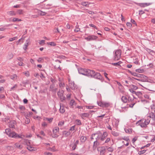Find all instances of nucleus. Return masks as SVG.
Here are the masks:
<instances>
[{"instance_id":"obj_1","label":"nucleus","mask_w":155,"mask_h":155,"mask_svg":"<svg viewBox=\"0 0 155 155\" xmlns=\"http://www.w3.org/2000/svg\"><path fill=\"white\" fill-rule=\"evenodd\" d=\"M150 120L149 119H141L137 121L136 124H138V125L140 126L142 128H146L147 125L150 123Z\"/></svg>"},{"instance_id":"obj_2","label":"nucleus","mask_w":155,"mask_h":155,"mask_svg":"<svg viewBox=\"0 0 155 155\" xmlns=\"http://www.w3.org/2000/svg\"><path fill=\"white\" fill-rule=\"evenodd\" d=\"M78 70L79 74L88 77L90 75H91L92 73L93 72L91 70L82 68H79Z\"/></svg>"},{"instance_id":"obj_3","label":"nucleus","mask_w":155,"mask_h":155,"mask_svg":"<svg viewBox=\"0 0 155 155\" xmlns=\"http://www.w3.org/2000/svg\"><path fill=\"white\" fill-rule=\"evenodd\" d=\"M24 144L27 146V149L30 151H35L36 150L35 148L32 146V144L31 141L28 140H25Z\"/></svg>"},{"instance_id":"obj_4","label":"nucleus","mask_w":155,"mask_h":155,"mask_svg":"<svg viewBox=\"0 0 155 155\" xmlns=\"http://www.w3.org/2000/svg\"><path fill=\"white\" fill-rule=\"evenodd\" d=\"M121 53V50L120 49L115 51L114 58V60L115 61L119 60L120 58Z\"/></svg>"},{"instance_id":"obj_5","label":"nucleus","mask_w":155,"mask_h":155,"mask_svg":"<svg viewBox=\"0 0 155 155\" xmlns=\"http://www.w3.org/2000/svg\"><path fill=\"white\" fill-rule=\"evenodd\" d=\"M101 136V133L100 132H98L97 133L92 134L91 135V140H100V137Z\"/></svg>"},{"instance_id":"obj_6","label":"nucleus","mask_w":155,"mask_h":155,"mask_svg":"<svg viewBox=\"0 0 155 155\" xmlns=\"http://www.w3.org/2000/svg\"><path fill=\"white\" fill-rule=\"evenodd\" d=\"M91 71H93V72L92 73L91 75L89 76V77H93L94 78L100 80L102 78V77L99 73H95L94 71L92 70H91Z\"/></svg>"},{"instance_id":"obj_7","label":"nucleus","mask_w":155,"mask_h":155,"mask_svg":"<svg viewBox=\"0 0 155 155\" xmlns=\"http://www.w3.org/2000/svg\"><path fill=\"white\" fill-rule=\"evenodd\" d=\"M22 135L18 134L14 131L12 132L8 136L9 137L14 138H23Z\"/></svg>"},{"instance_id":"obj_8","label":"nucleus","mask_w":155,"mask_h":155,"mask_svg":"<svg viewBox=\"0 0 155 155\" xmlns=\"http://www.w3.org/2000/svg\"><path fill=\"white\" fill-rule=\"evenodd\" d=\"M59 128L58 127H54L53 130L52 137H57L59 135Z\"/></svg>"},{"instance_id":"obj_9","label":"nucleus","mask_w":155,"mask_h":155,"mask_svg":"<svg viewBox=\"0 0 155 155\" xmlns=\"http://www.w3.org/2000/svg\"><path fill=\"white\" fill-rule=\"evenodd\" d=\"M64 91L63 90H59L57 94L59 97L60 98L61 101H63L65 99V97L63 95Z\"/></svg>"},{"instance_id":"obj_10","label":"nucleus","mask_w":155,"mask_h":155,"mask_svg":"<svg viewBox=\"0 0 155 155\" xmlns=\"http://www.w3.org/2000/svg\"><path fill=\"white\" fill-rule=\"evenodd\" d=\"M57 90L58 88L55 87V84L54 83H52L50 85L49 88L50 91L56 93Z\"/></svg>"},{"instance_id":"obj_11","label":"nucleus","mask_w":155,"mask_h":155,"mask_svg":"<svg viewBox=\"0 0 155 155\" xmlns=\"http://www.w3.org/2000/svg\"><path fill=\"white\" fill-rule=\"evenodd\" d=\"M97 38V36L94 35H91L85 37V39L88 41H90L95 40Z\"/></svg>"},{"instance_id":"obj_12","label":"nucleus","mask_w":155,"mask_h":155,"mask_svg":"<svg viewBox=\"0 0 155 155\" xmlns=\"http://www.w3.org/2000/svg\"><path fill=\"white\" fill-rule=\"evenodd\" d=\"M16 124V122L15 121H11L9 123V127L12 129H15V125Z\"/></svg>"},{"instance_id":"obj_13","label":"nucleus","mask_w":155,"mask_h":155,"mask_svg":"<svg viewBox=\"0 0 155 155\" xmlns=\"http://www.w3.org/2000/svg\"><path fill=\"white\" fill-rule=\"evenodd\" d=\"M136 4L141 7H144L150 5L151 4L150 3H137Z\"/></svg>"},{"instance_id":"obj_14","label":"nucleus","mask_w":155,"mask_h":155,"mask_svg":"<svg viewBox=\"0 0 155 155\" xmlns=\"http://www.w3.org/2000/svg\"><path fill=\"white\" fill-rule=\"evenodd\" d=\"M80 115L83 119L85 120L86 118L88 117H89L90 114L88 113H87L81 114Z\"/></svg>"},{"instance_id":"obj_15","label":"nucleus","mask_w":155,"mask_h":155,"mask_svg":"<svg viewBox=\"0 0 155 155\" xmlns=\"http://www.w3.org/2000/svg\"><path fill=\"white\" fill-rule=\"evenodd\" d=\"M69 86L72 89H76L77 88V86L75 84L74 82H71L69 83Z\"/></svg>"},{"instance_id":"obj_16","label":"nucleus","mask_w":155,"mask_h":155,"mask_svg":"<svg viewBox=\"0 0 155 155\" xmlns=\"http://www.w3.org/2000/svg\"><path fill=\"white\" fill-rule=\"evenodd\" d=\"M149 117L150 118H151L153 121L155 120V116L154 113L153 111L149 113Z\"/></svg>"},{"instance_id":"obj_17","label":"nucleus","mask_w":155,"mask_h":155,"mask_svg":"<svg viewBox=\"0 0 155 155\" xmlns=\"http://www.w3.org/2000/svg\"><path fill=\"white\" fill-rule=\"evenodd\" d=\"M45 71H42V72H41L40 73V75H39L41 78L43 80H44L45 78Z\"/></svg>"},{"instance_id":"obj_18","label":"nucleus","mask_w":155,"mask_h":155,"mask_svg":"<svg viewBox=\"0 0 155 155\" xmlns=\"http://www.w3.org/2000/svg\"><path fill=\"white\" fill-rule=\"evenodd\" d=\"M7 14L10 16H15L16 13L14 11H12L7 12Z\"/></svg>"},{"instance_id":"obj_19","label":"nucleus","mask_w":155,"mask_h":155,"mask_svg":"<svg viewBox=\"0 0 155 155\" xmlns=\"http://www.w3.org/2000/svg\"><path fill=\"white\" fill-rule=\"evenodd\" d=\"M15 147L19 149H21L22 148V146L18 142L16 143L15 144Z\"/></svg>"},{"instance_id":"obj_20","label":"nucleus","mask_w":155,"mask_h":155,"mask_svg":"<svg viewBox=\"0 0 155 155\" xmlns=\"http://www.w3.org/2000/svg\"><path fill=\"white\" fill-rule=\"evenodd\" d=\"M121 101H122L124 103L127 102L128 101V99L125 96H122L121 97Z\"/></svg>"},{"instance_id":"obj_21","label":"nucleus","mask_w":155,"mask_h":155,"mask_svg":"<svg viewBox=\"0 0 155 155\" xmlns=\"http://www.w3.org/2000/svg\"><path fill=\"white\" fill-rule=\"evenodd\" d=\"M76 104V103H75V102L74 101V100H71L70 102V103H69V104L70 106V107L71 108H73L74 107V104Z\"/></svg>"},{"instance_id":"obj_22","label":"nucleus","mask_w":155,"mask_h":155,"mask_svg":"<svg viewBox=\"0 0 155 155\" xmlns=\"http://www.w3.org/2000/svg\"><path fill=\"white\" fill-rule=\"evenodd\" d=\"M141 78L142 79V82H146L147 81L148 77L144 75H142Z\"/></svg>"},{"instance_id":"obj_23","label":"nucleus","mask_w":155,"mask_h":155,"mask_svg":"<svg viewBox=\"0 0 155 155\" xmlns=\"http://www.w3.org/2000/svg\"><path fill=\"white\" fill-rule=\"evenodd\" d=\"M107 136V134L106 132H104L103 134H102V141L104 140L106 137Z\"/></svg>"},{"instance_id":"obj_24","label":"nucleus","mask_w":155,"mask_h":155,"mask_svg":"<svg viewBox=\"0 0 155 155\" xmlns=\"http://www.w3.org/2000/svg\"><path fill=\"white\" fill-rule=\"evenodd\" d=\"M59 110L60 112L61 113H64L65 111L64 107L63 106H61V105H60V107Z\"/></svg>"},{"instance_id":"obj_25","label":"nucleus","mask_w":155,"mask_h":155,"mask_svg":"<svg viewBox=\"0 0 155 155\" xmlns=\"http://www.w3.org/2000/svg\"><path fill=\"white\" fill-rule=\"evenodd\" d=\"M86 139V137L84 136H81L80 138L81 141L82 142H84Z\"/></svg>"},{"instance_id":"obj_26","label":"nucleus","mask_w":155,"mask_h":155,"mask_svg":"<svg viewBox=\"0 0 155 155\" xmlns=\"http://www.w3.org/2000/svg\"><path fill=\"white\" fill-rule=\"evenodd\" d=\"M109 106L110 104L109 103L106 102H103V107H108Z\"/></svg>"},{"instance_id":"obj_27","label":"nucleus","mask_w":155,"mask_h":155,"mask_svg":"<svg viewBox=\"0 0 155 155\" xmlns=\"http://www.w3.org/2000/svg\"><path fill=\"white\" fill-rule=\"evenodd\" d=\"M5 132L7 135L8 136L10 133L11 132V129L10 128H7L5 130Z\"/></svg>"},{"instance_id":"obj_28","label":"nucleus","mask_w":155,"mask_h":155,"mask_svg":"<svg viewBox=\"0 0 155 155\" xmlns=\"http://www.w3.org/2000/svg\"><path fill=\"white\" fill-rule=\"evenodd\" d=\"M63 134L65 135L66 137H68L70 134L71 133L69 131H65L63 132Z\"/></svg>"},{"instance_id":"obj_29","label":"nucleus","mask_w":155,"mask_h":155,"mask_svg":"<svg viewBox=\"0 0 155 155\" xmlns=\"http://www.w3.org/2000/svg\"><path fill=\"white\" fill-rule=\"evenodd\" d=\"M130 88L132 89H133L134 90H136L138 89V87L134 85H131L130 86Z\"/></svg>"},{"instance_id":"obj_30","label":"nucleus","mask_w":155,"mask_h":155,"mask_svg":"<svg viewBox=\"0 0 155 155\" xmlns=\"http://www.w3.org/2000/svg\"><path fill=\"white\" fill-rule=\"evenodd\" d=\"M24 39V38H21V39H19L18 41L16 42V44L17 45H18L19 44L20 42H21V43H23V40Z\"/></svg>"},{"instance_id":"obj_31","label":"nucleus","mask_w":155,"mask_h":155,"mask_svg":"<svg viewBox=\"0 0 155 155\" xmlns=\"http://www.w3.org/2000/svg\"><path fill=\"white\" fill-rule=\"evenodd\" d=\"M10 78L12 80H15L17 79V75L16 74H13L11 76Z\"/></svg>"},{"instance_id":"obj_32","label":"nucleus","mask_w":155,"mask_h":155,"mask_svg":"<svg viewBox=\"0 0 155 155\" xmlns=\"http://www.w3.org/2000/svg\"><path fill=\"white\" fill-rule=\"evenodd\" d=\"M76 124L78 125H81V120L78 119H77L75 120Z\"/></svg>"},{"instance_id":"obj_33","label":"nucleus","mask_w":155,"mask_h":155,"mask_svg":"<svg viewBox=\"0 0 155 155\" xmlns=\"http://www.w3.org/2000/svg\"><path fill=\"white\" fill-rule=\"evenodd\" d=\"M121 63V62L120 61L118 62H117V63H112V64L113 65H114V66H119L120 65V64Z\"/></svg>"},{"instance_id":"obj_34","label":"nucleus","mask_w":155,"mask_h":155,"mask_svg":"<svg viewBox=\"0 0 155 155\" xmlns=\"http://www.w3.org/2000/svg\"><path fill=\"white\" fill-rule=\"evenodd\" d=\"M88 4V2H81V4L82 5L85 6H87Z\"/></svg>"},{"instance_id":"obj_35","label":"nucleus","mask_w":155,"mask_h":155,"mask_svg":"<svg viewBox=\"0 0 155 155\" xmlns=\"http://www.w3.org/2000/svg\"><path fill=\"white\" fill-rule=\"evenodd\" d=\"M112 134L115 137L118 136L119 135V134L117 132L115 131H113L112 132Z\"/></svg>"},{"instance_id":"obj_36","label":"nucleus","mask_w":155,"mask_h":155,"mask_svg":"<svg viewBox=\"0 0 155 155\" xmlns=\"http://www.w3.org/2000/svg\"><path fill=\"white\" fill-rule=\"evenodd\" d=\"M135 71L137 72L141 73H143L144 71V70L143 69H136Z\"/></svg>"},{"instance_id":"obj_37","label":"nucleus","mask_w":155,"mask_h":155,"mask_svg":"<svg viewBox=\"0 0 155 155\" xmlns=\"http://www.w3.org/2000/svg\"><path fill=\"white\" fill-rule=\"evenodd\" d=\"M64 121H60L58 124V126L60 127H61L63 125H64Z\"/></svg>"},{"instance_id":"obj_38","label":"nucleus","mask_w":155,"mask_h":155,"mask_svg":"<svg viewBox=\"0 0 155 155\" xmlns=\"http://www.w3.org/2000/svg\"><path fill=\"white\" fill-rule=\"evenodd\" d=\"M17 13L19 15H22L23 14V10L21 9H19L18 10Z\"/></svg>"},{"instance_id":"obj_39","label":"nucleus","mask_w":155,"mask_h":155,"mask_svg":"<svg viewBox=\"0 0 155 155\" xmlns=\"http://www.w3.org/2000/svg\"><path fill=\"white\" fill-rule=\"evenodd\" d=\"M21 21V19H18V18H13V20H12V21L13 22H15V21Z\"/></svg>"},{"instance_id":"obj_40","label":"nucleus","mask_w":155,"mask_h":155,"mask_svg":"<svg viewBox=\"0 0 155 155\" xmlns=\"http://www.w3.org/2000/svg\"><path fill=\"white\" fill-rule=\"evenodd\" d=\"M129 72L133 76H136L137 77V73L135 72H132V71H130Z\"/></svg>"},{"instance_id":"obj_41","label":"nucleus","mask_w":155,"mask_h":155,"mask_svg":"<svg viewBox=\"0 0 155 155\" xmlns=\"http://www.w3.org/2000/svg\"><path fill=\"white\" fill-rule=\"evenodd\" d=\"M13 57V55L12 53H9L8 56V58L9 59L12 58Z\"/></svg>"},{"instance_id":"obj_42","label":"nucleus","mask_w":155,"mask_h":155,"mask_svg":"<svg viewBox=\"0 0 155 155\" xmlns=\"http://www.w3.org/2000/svg\"><path fill=\"white\" fill-rule=\"evenodd\" d=\"M126 25L127 27L129 28H131L132 26V24L129 22H127Z\"/></svg>"},{"instance_id":"obj_43","label":"nucleus","mask_w":155,"mask_h":155,"mask_svg":"<svg viewBox=\"0 0 155 155\" xmlns=\"http://www.w3.org/2000/svg\"><path fill=\"white\" fill-rule=\"evenodd\" d=\"M75 128V126H73L71 127L70 129H69V130L70 132V131H72L74 130Z\"/></svg>"},{"instance_id":"obj_44","label":"nucleus","mask_w":155,"mask_h":155,"mask_svg":"<svg viewBox=\"0 0 155 155\" xmlns=\"http://www.w3.org/2000/svg\"><path fill=\"white\" fill-rule=\"evenodd\" d=\"M17 39V37H13L12 38H10L9 39V41H12L14 40H16V39Z\"/></svg>"},{"instance_id":"obj_45","label":"nucleus","mask_w":155,"mask_h":155,"mask_svg":"<svg viewBox=\"0 0 155 155\" xmlns=\"http://www.w3.org/2000/svg\"><path fill=\"white\" fill-rule=\"evenodd\" d=\"M53 120L52 118H46L45 119V120L48 121L50 123L52 122Z\"/></svg>"},{"instance_id":"obj_46","label":"nucleus","mask_w":155,"mask_h":155,"mask_svg":"<svg viewBox=\"0 0 155 155\" xmlns=\"http://www.w3.org/2000/svg\"><path fill=\"white\" fill-rule=\"evenodd\" d=\"M80 28H78V26H76L74 30V31L75 32H78L80 31Z\"/></svg>"},{"instance_id":"obj_47","label":"nucleus","mask_w":155,"mask_h":155,"mask_svg":"<svg viewBox=\"0 0 155 155\" xmlns=\"http://www.w3.org/2000/svg\"><path fill=\"white\" fill-rule=\"evenodd\" d=\"M59 84V86L61 88L64 87V83L62 82H60Z\"/></svg>"},{"instance_id":"obj_48","label":"nucleus","mask_w":155,"mask_h":155,"mask_svg":"<svg viewBox=\"0 0 155 155\" xmlns=\"http://www.w3.org/2000/svg\"><path fill=\"white\" fill-rule=\"evenodd\" d=\"M49 45H50L51 46H55L56 45V44L53 42H51L49 43Z\"/></svg>"},{"instance_id":"obj_49","label":"nucleus","mask_w":155,"mask_h":155,"mask_svg":"<svg viewBox=\"0 0 155 155\" xmlns=\"http://www.w3.org/2000/svg\"><path fill=\"white\" fill-rule=\"evenodd\" d=\"M97 104L99 106L103 107V102H97Z\"/></svg>"},{"instance_id":"obj_50","label":"nucleus","mask_w":155,"mask_h":155,"mask_svg":"<svg viewBox=\"0 0 155 155\" xmlns=\"http://www.w3.org/2000/svg\"><path fill=\"white\" fill-rule=\"evenodd\" d=\"M128 101L129 102L132 101L134 100V99L130 96H129L127 98Z\"/></svg>"},{"instance_id":"obj_51","label":"nucleus","mask_w":155,"mask_h":155,"mask_svg":"<svg viewBox=\"0 0 155 155\" xmlns=\"http://www.w3.org/2000/svg\"><path fill=\"white\" fill-rule=\"evenodd\" d=\"M30 122V120L29 119L26 117V119L25 120V123L26 124H28Z\"/></svg>"},{"instance_id":"obj_52","label":"nucleus","mask_w":155,"mask_h":155,"mask_svg":"<svg viewBox=\"0 0 155 155\" xmlns=\"http://www.w3.org/2000/svg\"><path fill=\"white\" fill-rule=\"evenodd\" d=\"M24 73L27 77H28L29 76V73L28 71H27L25 72H24Z\"/></svg>"},{"instance_id":"obj_53","label":"nucleus","mask_w":155,"mask_h":155,"mask_svg":"<svg viewBox=\"0 0 155 155\" xmlns=\"http://www.w3.org/2000/svg\"><path fill=\"white\" fill-rule=\"evenodd\" d=\"M30 40L29 39H27L26 41V42L25 43V45H27V46H28V45L29 44V43H30Z\"/></svg>"},{"instance_id":"obj_54","label":"nucleus","mask_w":155,"mask_h":155,"mask_svg":"<svg viewBox=\"0 0 155 155\" xmlns=\"http://www.w3.org/2000/svg\"><path fill=\"white\" fill-rule=\"evenodd\" d=\"M147 51L150 53V54H152L153 53H155L153 51L150 49H148L147 50Z\"/></svg>"},{"instance_id":"obj_55","label":"nucleus","mask_w":155,"mask_h":155,"mask_svg":"<svg viewBox=\"0 0 155 155\" xmlns=\"http://www.w3.org/2000/svg\"><path fill=\"white\" fill-rule=\"evenodd\" d=\"M135 90L132 89L130 88L129 89V91L133 94H135L136 92L134 91Z\"/></svg>"},{"instance_id":"obj_56","label":"nucleus","mask_w":155,"mask_h":155,"mask_svg":"<svg viewBox=\"0 0 155 155\" xmlns=\"http://www.w3.org/2000/svg\"><path fill=\"white\" fill-rule=\"evenodd\" d=\"M130 21L132 23L135 25H137V23L134 20L131 19Z\"/></svg>"},{"instance_id":"obj_57","label":"nucleus","mask_w":155,"mask_h":155,"mask_svg":"<svg viewBox=\"0 0 155 155\" xmlns=\"http://www.w3.org/2000/svg\"><path fill=\"white\" fill-rule=\"evenodd\" d=\"M97 141L96 140L94 142V146L96 147L97 145Z\"/></svg>"},{"instance_id":"obj_58","label":"nucleus","mask_w":155,"mask_h":155,"mask_svg":"<svg viewBox=\"0 0 155 155\" xmlns=\"http://www.w3.org/2000/svg\"><path fill=\"white\" fill-rule=\"evenodd\" d=\"M17 87V84H15V85L13 87H12L11 88V89L10 90V91H12L15 88H16Z\"/></svg>"},{"instance_id":"obj_59","label":"nucleus","mask_w":155,"mask_h":155,"mask_svg":"<svg viewBox=\"0 0 155 155\" xmlns=\"http://www.w3.org/2000/svg\"><path fill=\"white\" fill-rule=\"evenodd\" d=\"M139 14L141 15L144 14L145 13L144 11H143L142 10H140V11H139Z\"/></svg>"},{"instance_id":"obj_60","label":"nucleus","mask_w":155,"mask_h":155,"mask_svg":"<svg viewBox=\"0 0 155 155\" xmlns=\"http://www.w3.org/2000/svg\"><path fill=\"white\" fill-rule=\"evenodd\" d=\"M137 137H134L133 139H132V142L133 143H134L137 140Z\"/></svg>"},{"instance_id":"obj_61","label":"nucleus","mask_w":155,"mask_h":155,"mask_svg":"<svg viewBox=\"0 0 155 155\" xmlns=\"http://www.w3.org/2000/svg\"><path fill=\"white\" fill-rule=\"evenodd\" d=\"M18 65L20 66H24L25 65L22 62H18Z\"/></svg>"},{"instance_id":"obj_62","label":"nucleus","mask_w":155,"mask_h":155,"mask_svg":"<svg viewBox=\"0 0 155 155\" xmlns=\"http://www.w3.org/2000/svg\"><path fill=\"white\" fill-rule=\"evenodd\" d=\"M45 155H52V154L50 152H45L44 153Z\"/></svg>"},{"instance_id":"obj_63","label":"nucleus","mask_w":155,"mask_h":155,"mask_svg":"<svg viewBox=\"0 0 155 155\" xmlns=\"http://www.w3.org/2000/svg\"><path fill=\"white\" fill-rule=\"evenodd\" d=\"M143 97L146 99H149V96L147 94H145L143 95Z\"/></svg>"},{"instance_id":"obj_64","label":"nucleus","mask_w":155,"mask_h":155,"mask_svg":"<svg viewBox=\"0 0 155 155\" xmlns=\"http://www.w3.org/2000/svg\"><path fill=\"white\" fill-rule=\"evenodd\" d=\"M110 138H107L105 141V143H107L110 141Z\"/></svg>"}]
</instances>
